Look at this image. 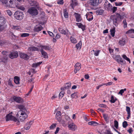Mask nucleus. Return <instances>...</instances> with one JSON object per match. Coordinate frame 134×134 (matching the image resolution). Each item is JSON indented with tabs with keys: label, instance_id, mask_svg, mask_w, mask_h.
<instances>
[{
	"label": "nucleus",
	"instance_id": "obj_1",
	"mask_svg": "<svg viewBox=\"0 0 134 134\" xmlns=\"http://www.w3.org/2000/svg\"><path fill=\"white\" fill-rule=\"evenodd\" d=\"M110 18L112 20L113 24L116 26H117L119 23L123 19L122 16L119 13H117L115 15H111Z\"/></svg>",
	"mask_w": 134,
	"mask_h": 134
},
{
	"label": "nucleus",
	"instance_id": "obj_2",
	"mask_svg": "<svg viewBox=\"0 0 134 134\" xmlns=\"http://www.w3.org/2000/svg\"><path fill=\"white\" fill-rule=\"evenodd\" d=\"M16 116L18 118V117H19V119L18 120L19 121V119L20 121L23 122L25 119L27 118V115L25 113H24L21 111H20L17 113Z\"/></svg>",
	"mask_w": 134,
	"mask_h": 134
},
{
	"label": "nucleus",
	"instance_id": "obj_3",
	"mask_svg": "<svg viewBox=\"0 0 134 134\" xmlns=\"http://www.w3.org/2000/svg\"><path fill=\"white\" fill-rule=\"evenodd\" d=\"M5 119L6 121L13 120L15 122H17V123L18 125L19 124V121L15 117L13 116L10 113L8 114L6 116Z\"/></svg>",
	"mask_w": 134,
	"mask_h": 134
},
{
	"label": "nucleus",
	"instance_id": "obj_4",
	"mask_svg": "<svg viewBox=\"0 0 134 134\" xmlns=\"http://www.w3.org/2000/svg\"><path fill=\"white\" fill-rule=\"evenodd\" d=\"M36 8L34 7H30L29 8L27 12L32 16L36 15L38 14Z\"/></svg>",
	"mask_w": 134,
	"mask_h": 134
},
{
	"label": "nucleus",
	"instance_id": "obj_5",
	"mask_svg": "<svg viewBox=\"0 0 134 134\" xmlns=\"http://www.w3.org/2000/svg\"><path fill=\"white\" fill-rule=\"evenodd\" d=\"M14 16L15 19L18 20H21L23 19V14L19 11H16L14 13Z\"/></svg>",
	"mask_w": 134,
	"mask_h": 134
},
{
	"label": "nucleus",
	"instance_id": "obj_6",
	"mask_svg": "<svg viewBox=\"0 0 134 134\" xmlns=\"http://www.w3.org/2000/svg\"><path fill=\"white\" fill-rule=\"evenodd\" d=\"M28 2L31 6H34L35 8L39 9V3L34 0H29Z\"/></svg>",
	"mask_w": 134,
	"mask_h": 134
},
{
	"label": "nucleus",
	"instance_id": "obj_7",
	"mask_svg": "<svg viewBox=\"0 0 134 134\" xmlns=\"http://www.w3.org/2000/svg\"><path fill=\"white\" fill-rule=\"evenodd\" d=\"M15 1L14 0H10L9 1H7L5 4L6 7L11 8L15 7Z\"/></svg>",
	"mask_w": 134,
	"mask_h": 134
},
{
	"label": "nucleus",
	"instance_id": "obj_8",
	"mask_svg": "<svg viewBox=\"0 0 134 134\" xmlns=\"http://www.w3.org/2000/svg\"><path fill=\"white\" fill-rule=\"evenodd\" d=\"M12 98L14 101L18 103H22L23 102V99L20 97L13 96Z\"/></svg>",
	"mask_w": 134,
	"mask_h": 134
},
{
	"label": "nucleus",
	"instance_id": "obj_9",
	"mask_svg": "<svg viewBox=\"0 0 134 134\" xmlns=\"http://www.w3.org/2000/svg\"><path fill=\"white\" fill-rule=\"evenodd\" d=\"M104 7L108 11L112 10V6L107 1H106L104 4Z\"/></svg>",
	"mask_w": 134,
	"mask_h": 134
},
{
	"label": "nucleus",
	"instance_id": "obj_10",
	"mask_svg": "<svg viewBox=\"0 0 134 134\" xmlns=\"http://www.w3.org/2000/svg\"><path fill=\"white\" fill-rule=\"evenodd\" d=\"M88 3L89 4L93 7H96L98 5V3L97 0L89 1Z\"/></svg>",
	"mask_w": 134,
	"mask_h": 134
},
{
	"label": "nucleus",
	"instance_id": "obj_11",
	"mask_svg": "<svg viewBox=\"0 0 134 134\" xmlns=\"http://www.w3.org/2000/svg\"><path fill=\"white\" fill-rule=\"evenodd\" d=\"M43 29V27L40 24L36 25L34 29V31L36 32H38Z\"/></svg>",
	"mask_w": 134,
	"mask_h": 134
},
{
	"label": "nucleus",
	"instance_id": "obj_12",
	"mask_svg": "<svg viewBox=\"0 0 134 134\" xmlns=\"http://www.w3.org/2000/svg\"><path fill=\"white\" fill-rule=\"evenodd\" d=\"M81 67V65L80 63H76L75 66L74 73L75 74L76 73L77 71H78L80 70Z\"/></svg>",
	"mask_w": 134,
	"mask_h": 134
},
{
	"label": "nucleus",
	"instance_id": "obj_13",
	"mask_svg": "<svg viewBox=\"0 0 134 134\" xmlns=\"http://www.w3.org/2000/svg\"><path fill=\"white\" fill-rule=\"evenodd\" d=\"M19 55L21 58L25 60H27L29 59V56L26 54L20 52L19 53Z\"/></svg>",
	"mask_w": 134,
	"mask_h": 134
},
{
	"label": "nucleus",
	"instance_id": "obj_14",
	"mask_svg": "<svg viewBox=\"0 0 134 134\" xmlns=\"http://www.w3.org/2000/svg\"><path fill=\"white\" fill-rule=\"evenodd\" d=\"M116 61L120 63V62L122 63V64H124L125 63V62L123 60L120 55H118L116 56Z\"/></svg>",
	"mask_w": 134,
	"mask_h": 134
},
{
	"label": "nucleus",
	"instance_id": "obj_15",
	"mask_svg": "<svg viewBox=\"0 0 134 134\" xmlns=\"http://www.w3.org/2000/svg\"><path fill=\"white\" fill-rule=\"evenodd\" d=\"M68 127L70 130H72L73 131H75L76 129L77 128L75 124L74 123L68 124Z\"/></svg>",
	"mask_w": 134,
	"mask_h": 134
},
{
	"label": "nucleus",
	"instance_id": "obj_16",
	"mask_svg": "<svg viewBox=\"0 0 134 134\" xmlns=\"http://www.w3.org/2000/svg\"><path fill=\"white\" fill-rule=\"evenodd\" d=\"M33 121H31L29 122H27L24 127V128L26 130H29L32 124L33 123Z\"/></svg>",
	"mask_w": 134,
	"mask_h": 134
},
{
	"label": "nucleus",
	"instance_id": "obj_17",
	"mask_svg": "<svg viewBox=\"0 0 134 134\" xmlns=\"http://www.w3.org/2000/svg\"><path fill=\"white\" fill-rule=\"evenodd\" d=\"M9 57L13 59L16 58L18 56V53L16 52L11 53L9 55Z\"/></svg>",
	"mask_w": 134,
	"mask_h": 134
},
{
	"label": "nucleus",
	"instance_id": "obj_18",
	"mask_svg": "<svg viewBox=\"0 0 134 134\" xmlns=\"http://www.w3.org/2000/svg\"><path fill=\"white\" fill-rule=\"evenodd\" d=\"M6 22L5 18L3 16H0V24L6 25L5 23Z\"/></svg>",
	"mask_w": 134,
	"mask_h": 134
},
{
	"label": "nucleus",
	"instance_id": "obj_19",
	"mask_svg": "<svg viewBox=\"0 0 134 134\" xmlns=\"http://www.w3.org/2000/svg\"><path fill=\"white\" fill-rule=\"evenodd\" d=\"M1 53L2 54L4 55V57L3 60H2V62H4L7 60V56L8 55V52L5 51H2Z\"/></svg>",
	"mask_w": 134,
	"mask_h": 134
},
{
	"label": "nucleus",
	"instance_id": "obj_20",
	"mask_svg": "<svg viewBox=\"0 0 134 134\" xmlns=\"http://www.w3.org/2000/svg\"><path fill=\"white\" fill-rule=\"evenodd\" d=\"M86 16L87 19L89 21H91L93 19L92 15L89 14V13H87L86 15Z\"/></svg>",
	"mask_w": 134,
	"mask_h": 134
},
{
	"label": "nucleus",
	"instance_id": "obj_21",
	"mask_svg": "<svg viewBox=\"0 0 134 134\" xmlns=\"http://www.w3.org/2000/svg\"><path fill=\"white\" fill-rule=\"evenodd\" d=\"M71 3L70 5L72 8L77 4V0H71Z\"/></svg>",
	"mask_w": 134,
	"mask_h": 134
},
{
	"label": "nucleus",
	"instance_id": "obj_22",
	"mask_svg": "<svg viewBox=\"0 0 134 134\" xmlns=\"http://www.w3.org/2000/svg\"><path fill=\"white\" fill-rule=\"evenodd\" d=\"M74 14L75 15L76 21L78 22L80 21H81V18L80 15L76 13H75Z\"/></svg>",
	"mask_w": 134,
	"mask_h": 134
},
{
	"label": "nucleus",
	"instance_id": "obj_23",
	"mask_svg": "<svg viewBox=\"0 0 134 134\" xmlns=\"http://www.w3.org/2000/svg\"><path fill=\"white\" fill-rule=\"evenodd\" d=\"M58 30L62 34L64 35L67 34L68 31V30H67L65 31L61 28H59Z\"/></svg>",
	"mask_w": 134,
	"mask_h": 134
},
{
	"label": "nucleus",
	"instance_id": "obj_24",
	"mask_svg": "<svg viewBox=\"0 0 134 134\" xmlns=\"http://www.w3.org/2000/svg\"><path fill=\"white\" fill-rule=\"evenodd\" d=\"M40 51L41 53L42 54L44 58H47L48 55L47 53L43 49V48H41Z\"/></svg>",
	"mask_w": 134,
	"mask_h": 134
},
{
	"label": "nucleus",
	"instance_id": "obj_25",
	"mask_svg": "<svg viewBox=\"0 0 134 134\" xmlns=\"http://www.w3.org/2000/svg\"><path fill=\"white\" fill-rule=\"evenodd\" d=\"M28 49L30 51H39L38 48L34 47H29Z\"/></svg>",
	"mask_w": 134,
	"mask_h": 134
},
{
	"label": "nucleus",
	"instance_id": "obj_26",
	"mask_svg": "<svg viewBox=\"0 0 134 134\" xmlns=\"http://www.w3.org/2000/svg\"><path fill=\"white\" fill-rule=\"evenodd\" d=\"M89 125H93V126H96L98 125V124L95 121H91L88 122Z\"/></svg>",
	"mask_w": 134,
	"mask_h": 134
},
{
	"label": "nucleus",
	"instance_id": "obj_27",
	"mask_svg": "<svg viewBox=\"0 0 134 134\" xmlns=\"http://www.w3.org/2000/svg\"><path fill=\"white\" fill-rule=\"evenodd\" d=\"M19 80V78L18 76H15L14 77V81L16 84H18L20 83Z\"/></svg>",
	"mask_w": 134,
	"mask_h": 134
},
{
	"label": "nucleus",
	"instance_id": "obj_28",
	"mask_svg": "<svg viewBox=\"0 0 134 134\" xmlns=\"http://www.w3.org/2000/svg\"><path fill=\"white\" fill-rule=\"evenodd\" d=\"M40 47H41V48H43L46 50H50V47L47 46H43V45H40Z\"/></svg>",
	"mask_w": 134,
	"mask_h": 134
},
{
	"label": "nucleus",
	"instance_id": "obj_29",
	"mask_svg": "<svg viewBox=\"0 0 134 134\" xmlns=\"http://www.w3.org/2000/svg\"><path fill=\"white\" fill-rule=\"evenodd\" d=\"M110 34L112 37H114L115 35V28L114 27L112 29H111L110 30Z\"/></svg>",
	"mask_w": 134,
	"mask_h": 134
},
{
	"label": "nucleus",
	"instance_id": "obj_30",
	"mask_svg": "<svg viewBox=\"0 0 134 134\" xmlns=\"http://www.w3.org/2000/svg\"><path fill=\"white\" fill-rule=\"evenodd\" d=\"M119 43L120 45L123 46L125 44V41L124 39H123L119 41Z\"/></svg>",
	"mask_w": 134,
	"mask_h": 134
},
{
	"label": "nucleus",
	"instance_id": "obj_31",
	"mask_svg": "<svg viewBox=\"0 0 134 134\" xmlns=\"http://www.w3.org/2000/svg\"><path fill=\"white\" fill-rule=\"evenodd\" d=\"M56 119L60 123L63 124L64 123V121L60 117L56 118Z\"/></svg>",
	"mask_w": 134,
	"mask_h": 134
},
{
	"label": "nucleus",
	"instance_id": "obj_32",
	"mask_svg": "<svg viewBox=\"0 0 134 134\" xmlns=\"http://www.w3.org/2000/svg\"><path fill=\"white\" fill-rule=\"evenodd\" d=\"M70 39L71 42L72 43H75L77 42L76 39L72 36L70 37Z\"/></svg>",
	"mask_w": 134,
	"mask_h": 134
},
{
	"label": "nucleus",
	"instance_id": "obj_33",
	"mask_svg": "<svg viewBox=\"0 0 134 134\" xmlns=\"http://www.w3.org/2000/svg\"><path fill=\"white\" fill-rule=\"evenodd\" d=\"M100 51L99 50H96L95 51L94 50H92L91 51V52H94V55L96 56H97L98 55Z\"/></svg>",
	"mask_w": 134,
	"mask_h": 134
},
{
	"label": "nucleus",
	"instance_id": "obj_34",
	"mask_svg": "<svg viewBox=\"0 0 134 134\" xmlns=\"http://www.w3.org/2000/svg\"><path fill=\"white\" fill-rule=\"evenodd\" d=\"M18 108L21 110H24L25 109V107L23 105H18Z\"/></svg>",
	"mask_w": 134,
	"mask_h": 134
},
{
	"label": "nucleus",
	"instance_id": "obj_35",
	"mask_svg": "<svg viewBox=\"0 0 134 134\" xmlns=\"http://www.w3.org/2000/svg\"><path fill=\"white\" fill-rule=\"evenodd\" d=\"M117 100V99L115 98H114V96H112L111 97V99L110 101L111 103H114Z\"/></svg>",
	"mask_w": 134,
	"mask_h": 134
},
{
	"label": "nucleus",
	"instance_id": "obj_36",
	"mask_svg": "<svg viewBox=\"0 0 134 134\" xmlns=\"http://www.w3.org/2000/svg\"><path fill=\"white\" fill-rule=\"evenodd\" d=\"M6 27V25H1V24H0V32L5 29Z\"/></svg>",
	"mask_w": 134,
	"mask_h": 134
},
{
	"label": "nucleus",
	"instance_id": "obj_37",
	"mask_svg": "<svg viewBox=\"0 0 134 134\" xmlns=\"http://www.w3.org/2000/svg\"><path fill=\"white\" fill-rule=\"evenodd\" d=\"M71 97L72 98V99H73L74 98H77L78 97V95L77 93H72L71 95Z\"/></svg>",
	"mask_w": 134,
	"mask_h": 134
},
{
	"label": "nucleus",
	"instance_id": "obj_38",
	"mask_svg": "<svg viewBox=\"0 0 134 134\" xmlns=\"http://www.w3.org/2000/svg\"><path fill=\"white\" fill-rule=\"evenodd\" d=\"M42 63V62H40L37 63H34L33 64L32 66L33 68L36 67L37 66L39 65Z\"/></svg>",
	"mask_w": 134,
	"mask_h": 134
},
{
	"label": "nucleus",
	"instance_id": "obj_39",
	"mask_svg": "<svg viewBox=\"0 0 134 134\" xmlns=\"http://www.w3.org/2000/svg\"><path fill=\"white\" fill-rule=\"evenodd\" d=\"M104 11L102 9H99L97 11V12L99 15H101L103 13Z\"/></svg>",
	"mask_w": 134,
	"mask_h": 134
},
{
	"label": "nucleus",
	"instance_id": "obj_40",
	"mask_svg": "<svg viewBox=\"0 0 134 134\" xmlns=\"http://www.w3.org/2000/svg\"><path fill=\"white\" fill-rule=\"evenodd\" d=\"M71 85V83L70 82L67 83L65 85V87L66 89L69 88Z\"/></svg>",
	"mask_w": 134,
	"mask_h": 134
},
{
	"label": "nucleus",
	"instance_id": "obj_41",
	"mask_svg": "<svg viewBox=\"0 0 134 134\" xmlns=\"http://www.w3.org/2000/svg\"><path fill=\"white\" fill-rule=\"evenodd\" d=\"M64 15L65 18H67L68 17V15L66 9H64Z\"/></svg>",
	"mask_w": 134,
	"mask_h": 134
},
{
	"label": "nucleus",
	"instance_id": "obj_42",
	"mask_svg": "<svg viewBox=\"0 0 134 134\" xmlns=\"http://www.w3.org/2000/svg\"><path fill=\"white\" fill-rule=\"evenodd\" d=\"M114 126L117 129H118V122L116 120L114 121Z\"/></svg>",
	"mask_w": 134,
	"mask_h": 134
},
{
	"label": "nucleus",
	"instance_id": "obj_43",
	"mask_svg": "<svg viewBox=\"0 0 134 134\" xmlns=\"http://www.w3.org/2000/svg\"><path fill=\"white\" fill-rule=\"evenodd\" d=\"M65 94V92L63 91H61L59 93V98L61 97L62 98L64 96Z\"/></svg>",
	"mask_w": 134,
	"mask_h": 134
},
{
	"label": "nucleus",
	"instance_id": "obj_44",
	"mask_svg": "<svg viewBox=\"0 0 134 134\" xmlns=\"http://www.w3.org/2000/svg\"><path fill=\"white\" fill-rule=\"evenodd\" d=\"M17 7V8L19 9H20L23 11H24L25 10V8L24 7V6L22 5L21 6H16Z\"/></svg>",
	"mask_w": 134,
	"mask_h": 134
},
{
	"label": "nucleus",
	"instance_id": "obj_45",
	"mask_svg": "<svg viewBox=\"0 0 134 134\" xmlns=\"http://www.w3.org/2000/svg\"><path fill=\"white\" fill-rule=\"evenodd\" d=\"M123 27L124 28H125L127 27V24L126 21V20L125 19L123 21Z\"/></svg>",
	"mask_w": 134,
	"mask_h": 134
},
{
	"label": "nucleus",
	"instance_id": "obj_46",
	"mask_svg": "<svg viewBox=\"0 0 134 134\" xmlns=\"http://www.w3.org/2000/svg\"><path fill=\"white\" fill-rule=\"evenodd\" d=\"M82 45V43L81 41H79V43H78L76 45V47L77 48V49H78L80 47L81 48V46Z\"/></svg>",
	"mask_w": 134,
	"mask_h": 134
},
{
	"label": "nucleus",
	"instance_id": "obj_47",
	"mask_svg": "<svg viewBox=\"0 0 134 134\" xmlns=\"http://www.w3.org/2000/svg\"><path fill=\"white\" fill-rule=\"evenodd\" d=\"M128 125L127 122L126 121H124L122 123V126L124 128H126Z\"/></svg>",
	"mask_w": 134,
	"mask_h": 134
},
{
	"label": "nucleus",
	"instance_id": "obj_48",
	"mask_svg": "<svg viewBox=\"0 0 134 134\" xmlns=\"http://www.w3.org/2000/svg\"><path fill=\"white\" fill-rule=\"evenodd\" d=\"M103 115L104 119L105 120H108L109 118L108 115L105 114H103Z\"/></svg>",
	"mask_w": 134,
	"mask_h": 134
},
{
	"label": "nucleus",
	"instance_id": "obj_49",
	"mask_svg": "<svg viewBox=\"0 0 134 134\" xmlns=\"http://www.w3.org/2000/svg\"><path fill=\"white\" fill-rule=\"evenodd\" d=\"M29 34L28 33H23L21 34V36L23 37H25L29 36Z\"/></svg>",
	"mask_w": 134,
	"mask_h": 134
},
{
	"label": "nucleus",
	"instance_id": "obj_50",
	"mask_svg": "<svg viewBox=\"0 0 134 134\" xmlns=\"http://www.w3.org/2000/svg\"><path fill=\"white\" fill-rule=\"evenodd\" d=\"M61 115V112L59 111H58L56 115V118L59 117Z\"/></svg>",
	"mask_w": 134,
	"mask_h": 134
},
{
	"label": "nucleus",
	"instance_id": "obj_51",
	"mask_svg": "<svg viewBox=\"0 0 134 134\" xmlns=\"http://www.w3.org/2000/svg\"><path fill=\"white\" fill-rule=\"evenodd\" d=\"M126 111L127 112V114H130V108L129 107L126 106Z\"/></svg>",
	"mask_w": 134,
	"mask_h": 134
},
{
	"label": "nucleus",
	"instance_id": "obj_52",
	"mask_svg": "<svg viewBox=\"0 0 134 134\" xmlns=\"http://www.w3.org/2000/svg\"><path fill=\"white\" fill-rule=\"evenodd\" d=\"M126 89L125 88L124 89H121L119 92L118 94H120L122 95V94L124 92V91H126Z\"/></svg>",
	"mask_w": 134,
	"mask_h": 134
},
{
	"label": "nucleus",
	"instance_id": "obj_53",
	"mask_svg": "<svg viewBox=\"0 0 134 134\" xmlns=\"http://www.w3.org/2000/svg\"><path fill=\"white\" fill-rule=\"evenodd\" d=\"M122 2H116L115 3V5L116 6H120L122 4Z\"/></svg>",
	"mask_w": 134,
	"mask_h": 134
},
{
	"label": "nucleus",
	"instance_id": "obj_54",
	"mask_svg": "<svg viewBox=\"0 0 134 134\" xmlns=\"http://www.w3.org/2000/svg\"><path fill=\"white\" fill-rule=\"evenodd\" d=\"M57 3L58 4H62L64 3V1L63 0H58Z\"/></svg>",
	"mask_w": 134,
	"mask_h": 134
},
{
	"label": "nucleus",
	"instance_id": "obj_55",
	"mask_svg": "<svg viewBox=\"0 0 134 134\" xmlns=\"http://www.w3.org/2000/svg\"><path fill=\"white\" fill-rule=\"evenodd\" d=\"M56 125L57 124H52L51 126H50V129H53L54 128H55L56 127Z\"/></svg>",
	"mask_w": 134,
	"mask_h": 134
},
{
	"label": "nucleus",
	"instance_id": "obj_56",
	"mask_svg": "<svg viewBox=\"0 0 134 134\" xmlns=\"http://www.w3.org/2000/svg\"><path fill=\"white\" fill-rule=\"evenodd\" d=\"M117 10V8L116 7H114L113 8L112 7V10L113 12L114 13Z\"/></svg>",
	"mask_w": 134,
	"mask_h": 134
},
{
	"label": "nucleus",
	"instance_id": "obj_57",
	"mask_svg": "<svg viewBox=\"0 0 134 134\" xmlns=\"http://www.w3.org/2000/svg\"><path fill=\"white\" fill-rule=\"evenodd\" d=\"M133 29H131L129 30L128 31H127L126 32V34H128L133 33Z\"/></svg>",
	"mask_w": 134,
	"mask_h": 134
},
{
	"label": "nucleus",
	"instance_id": "obj_58",
	"mask_svg": "<svg viewBox=\"0 0 134 134\" xmlns=\"http://www.w3.org/2000/svg\"><path fill=\"white\" fill-rule=\"evenodd\" d=\"M47 32H48V34L50 36H51L52 37H54V35L53 33L51 31H48Z\"/></svg>",
	"mask_w": 134,
	"mask_h": 134
},
{
	"label": "nucleus",
	"instance_id": "obj_59",
	"mask_svg": "<svg viewBox=\"0 0 134 134\" xmlns=\"http://www.w3.org/2000/svg\"><path fill=\"white\" fill-rule=\"evenodd\" d=\"M8 84L9 85L11 86H13V85H12V81L10 79H9L8 81Z\"/></svg>",
	"mask_w": 134,
	"mask_h": 134
},
{
	"label": "nucleus",
	"instance_id": "obj_60",
	"mask_svg": "<svg viewBox=\"0 0 134 134\" xmlns=\"http://www.w3.org/2000/svg\"><path fill=\"white\" fill-rule=\"evenodd\" d=\"M113 82H108V83H106L104 84V85H106V86H107L108 85L110 86L112 84Z\"/></svg>",
	"mask_w": 134,
	"mask_h": 134
},
{
	"label": "nucleus",
	"instance_id": "obj_61",
	"mask_svg": "<svg viewBox=\"0 0 134 134\" xmlns=\"http://www.w3.org/2000/svg\"><path fill=\"white\" fill-rule=\"evenodd\" d=\"M7 12L8 15L10 16L12 14V13L11 11L9 10H7Z\"/></svg>",
	"mask_w": 134,
	"mask_h": 134
},
{
	"label": "nucleus",
	"instance_id": "obj_62",
	"mask_svg": "<svg viewBox=\"0 0 134 134\" xmlns=\"http://www.w3.org/2000/svg\"><path fill=\"white\" fill-rule=\"evenodd\" d=\"M1 1L3 4H6L7 1V0H0Z\"/></svg>",
	"mask_w": 134,
	"mask_h": 134
},
{
	"label": "nucleus",
	"instance_id": "obj_63",
	"mask_svg": "<svg viewBox=\"0 0 134 134\" xmlns=\"http://www.w3.org/2000/svg\"><path fill=\"white\" fill-rule=\"evenodd\" d=\"M60 129L58 127L57 128L55 131V134H57L58 133L59 130Z\"/></svg>",
	"mask_w": 134,
	"mask_h": 134
},
{
	"label": "nucleus",
	"instance_id": "obj_64",
	"mask_svg": "<svg viewBox=\"0 0 134 134\" xmlns=\"http://www.w3.org/2000/svg\"><path fill=\"white\" fill-rule=\"evenodd\" d=\"M85 79H88L89 78V76L88 74H87L85 75Z\"/></svg>",
	"mask_w": 134,
	"mask_h": 134
}]
</instances>
